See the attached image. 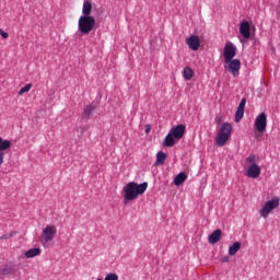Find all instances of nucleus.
Masks as SVG:
<instances>
[{"instance_id": "nucleus-30", "label": "nucleus", "mask_w": 280, "mask_h": 280, "mask_svg": "<svg viewBox=\"0 0 280 280\" xmlns=\"http://www.w3.org/2000/svg\"><path fill=\"white\" fill-rule=\"evenodd\" d=\"M150 131H151V126L150 125H145L144 132L145 133H150Z\"/></svg>"}, {"instance_id": "nucleus-22", "label": "nucleus", "mask_w": 280, "mask_h": 280, "mask_svg": "<svg viewBox=\"0 0 280 280\" xmlns=\"http://www.w3.org/2000/svg\"><path fill=\"white\" fill-rule=\"evenodd\" d=\"M12 142L9 139H3L0 137V151H7L11 148Z\"/></svg>"}, {"instance_id": "nucleus-17", "label": "nucleus", "mask_w": 280, "mask_h": 280, "mask_svg": "<svg viewBox=\"0 0 280 280\" xmlns=\"http://www.w3.org/2000/svg\"><path fill=\"white\" fill-rule=\"evenodd\" d=\"M175 140H176L175 137L171 132H168L165 136L162 145L164 148H173L175 145Z\"/></svg>"}, {"instance_id": "nucleus-15", "label": "nucleus", "mask_w": 280, "mask_h": 280, "mask_svg": "<svg viewBox=\"0 0 280 280\" xmlns=\"http://www.w3.org/2000/svg\"><path fill=\"white\" fill-rule=\"evenodd\" d=\"M93 5L91 0H84L82 4V16H91Z\"/></svg>"}, {"instance_id": "nucleus-9", "label": "nucleus", "mask_w": 280, "mask_h": 280, "mask_svg": "<svg viewBox=\"0 0 280 280\" xmlns=\"http://www.w3.org/2000/svg\"><path fill=\"white\" fill-rule=\"evenodd\" d=\"M170 132L175 140H182L186 133V126L183 124H179L177 126L172 127Z\"/></svg>"}, {"instance_id": "nucleus-25", "label": "nucleus", "mask_w": 280, "mask_h": 280, "mask_svg": "<svg viewBox=\"0 0 280 280\" xmlns=\"http://www.w3.org/2000/svg\"><path fill=\"white\" fill-rule=\"evenodd\" d=\"M12 273V267L10 266H4L2 268H0V278H3L8 275H11Z\"/></svg>"}, {"instance_id": "nucleus-2", "label": "nucleus", "mask_w": 280, "mask_h": 280, "mask_svg": "<svg viewBox=\"0 0 280 280\" xmlns=\"http://www.w3.org/2000/svg\"><path fill=\"white\" fill-rule=\"evenodd\" d=\"M233 133V126L230 122H223L218 130L217 137H215V143L218 147L222 148L224 147L228 141L231 139Z\"/></svg>"}, {"instance_id": "nucleus-27", "label": "nucleus", "mask_w": 280, "mask_h": 280, "mask_svg": "<svg viewBox=\"0 0 280 280\" xmlns=\"http://www.w3.org/2000/svg\"><path fill=\"white\" fill-rule=\"evenodd\" d=\"M14 235H16L15 231H12L10 233L3 234V235L0 236V241L9 240V238L13 237Z\"/></svg>"}, {"instance_id": "nucleus-16", "label": "nucleus", "mask_w": 280, "mask_h": 280, "mask_svg": "<svg viewBox=\"0 0 280 280\" xmlns=\"http://www.w3.org/2000/svg\"><path fill=\"white\" fill-rule=\"evenodd\" d=\"M96 109V106L94 104H89L84 107L82 113V118L85 120H89L91 116L93 115L94 110Z\"/></svg>"}, {"instance_id": "nucleus-5", "label": "nucleus", "mask_w": 280, "mask_h": 280, "mask_svg": "<svg viewBox=\"0 0 280 280\" xmlns=\"http://www.w3.org/2000/svg\"><path fill=\"white\" fill-rule=\"evenodd\" d=\"M279 206L280 197H273L270 200H267L259 211L260 217L267 219L273 210L279 208Z\"/></svg>"}, {"instance_id": "nucleus-26", "label": "nucleus", "mask_w": 280, "mask_h": 280, "mask_svg": "<svg viewBox=\"0 0 280 280\" xmlns=\"http://www.w3.org/2000/svg\"><path fill=\"white\" fill-rule=\"evenodd\" d=\"M104 280H119V277L117 273L109 272L105 276Z\"/></svg>"}, {"instance_id": "nucleus-32", "label": "nucleus", "mask_w": 280, "mask_h": 280, "mask_svg": "<svg viewBox=\"0 0 280 280\" xmlns=\"http://www.w3.org/2000/svg\"><path fill=\"white\" fill-rule=\"evenodd\" d=\"M96 280H103V279H101V278H97Z\"/></svg>"}, {"instance_id": "nucleus-14", "label": "nucleus", "mask_w": 280, "mask_h": 280, "mask_svg": "<svg viewBox=\"0 0 280 280\" xmlns=\"http://www.w3.org/2000/svg\"><path fill=\"white\" fill-rule=\"evenodd\" d=\"M222 230L215 229L209 236H208V243L211 245L218 244L222 238Z\"/></svg>"}, {"instance_id": "nucleus-24", "label": "nucleus", "mask_w": 280, "mask_h": 280, "mask_svg": "<svg viewBox=\"0 0 280 280\" xmlns=\"http://www.w3.org/2000/svg\"><path fill=\"white\" fill-rule=\"evenodd\" d=\"M33 88V84L32 83H27L25 84L24 86H22L19 92H18V95L19 96H22L24 95L25 93H28Z\"/></svg>"}, {"instance_id": "nucleus-3", "label": "nucleus", "mask_w": 280, "mask_h": 280, "mask_svg": "<svg viewBox=\"0 0 280 280\" xmlns=\"http://www.w3.org/2000/svg\"><path fill=\"white\" fill-rule=\"evenodd\" d=\"M96 27V19L94 16H81L78 20V32L81 35H89Z\"/></svg>"}, {"instance_id": "nucleus-20", "label": "nucleus", "mask_w": 280, "mask_h": 280, "mask_svg": "<svg viewBox=\"0 0 280 280\" xmlns=\"http://www.w3.org/2000/svg\"><path fill=\"white\" fill-rule=\"evenodd\" d=\"M167 159V154L163 151L156 153L155 166L164 165Z\"/></svg>"}, {"instance_id": "nucleus-29", "label": "nucleus", "mask_w": 280, "mask_h": 280, "mask_svg": "<svg viewBox=\"0 0 280 280\" xmlns=\"http://www.w3.org/2000/svg\"><path fill=\"white\" fill-rule=\"evenodd\" d=\"M4 163V152L0 151V166H2Z\"/></svg>"}, {"instance_id": "nucleus-19", "label": "nucleus", "mask_w": 280, "mask_h": 280, "mask_svg": "<svg viewBox=\"0 0 280 280\" xmlns=\"http://www.w3.org/2000/svg\"><path fill=\"white\" fill-rule=\"evenodd\" d=\"M42 254V248L39 247H34V248H30L24 253L25 258L30 259V258H34L37 257Z\"/></svg>"}, {"instance_id": "nucleus-21", "label": "nucleus", "mask_w": 280, "mask_h": 280, "mask_svg": "<svg viewBox=\"0 0 280 280\" xmlns=\"http://www.w3.org/2000/svg\"><path fill=\"white\" fill-rule=\"evenodd\" d=\"M241 247H242V243L241 242H238V241L234 242L229 247V255L230 256H235L240 252Z\"/></svg>"}, {"instance_id": "nucleus-4", "label": "nucleus", "mask_w": 280, "mask_h": 280, "mask_svg": "<svg viewBox=\"0 0 280 280\" xmlns=\"http://www.w3.org/2000/svg\"><path fill=\"white\" fill-rule=\"evenodd\" d=\"M256 162H257V156L255 154H249L246 158V164H247L246 175L248 178L257 179L261 175V167L258 166Z\"/></svg>"}, {"instance_id": "nucleus-13", "label": "nucleus", "mask_w": 280, "mask_h": 280, "mask_svg": "<svg viewBox=\"0 0 280 280\" xmlns=\"http://www.w3.org/2000/svg\"><path fill=\"white\" fill-rule=\"evenodd\" d=\"M240 34L245 39H250L252 33H250V23L248 21H243L240 24Z\"/></svg>"}, {"instance_id": "nucleus-18", "label": "nucleus", "mask_w": 280, "mask_h": 280, "mask_svg": "<svg viewBox=\"0 0 280 280\" xmlns=\"http://www.w3.org/2000/svg\"><path fill=\"white\" fill-rule=\"evenodd\" d=\"M188 178V175L185 172H179L175 177H174V185L175 186H182Z\"/></svg>"}, {"instance_id": "nucleus-12", "label": "nucleus", "mask_w": 280, "mask_h": 280, "mask_svg": "<svg viewBox=\"0 0 280 280\" xmlns=\"http://www.w3.org/2000/svg\"><path fill=\"white\" fill-rule=\"evenodd\" d=\"M246 103H247V98L242 97L235 112V122H240L244 118Z\"/></svg>"}, {"instance_id": "nucleus-6", "label": "nucleus", "mask_w": 280, "mask_h": 280, "mask_svg": "<svg viewBox=\"0 0 280 280\" xmlns=\"http://www.w3.org/2000/svg\"><path fill=\"white\" fill-rule=\"evenodd\" d=\"M57 235V226L55 224H47L42 230V241L44 243H50L55 240Z\"/></svg>"}, {"instance_id": "nucleus-1", "label": "nucleus", "mask_w": 280, "mask_h": 280, "mask_svg": "<svg viewBox=\"0 0 280 280\" xmlns=\"http://www.w3.org/2000/svg\"><path fill=\"white\" fill-rule=\"evenodd\" d=\"M149 184L143 182L138 184L136 182H129L122 188L124 191V200L125 201H133L139 198V196L143 195L148 189Z\"/></svg>"}, {"instance_id": "nucleus-10", "label": "nucleus", "mask_w": 280, "mask_h": 280, "mask_svg": "<svg viewBox=\"0 0 280 280\" xmlns=\"http://www.w3.org/2000/svg\"><path fill=\"white\" fill-rule=\"evenodd\" d=\"M186 45L188 46V48L192 51H198L200 48V38L198 35H191L189 37L186 38Z\"/></svg>"}, {"instance_id": "nucleus-8", "label": "nucleus", "mask_w": 280, "mask_h": 280, "mask_svg": "<svg viewBox=\"0 0 280 280\" xmlns=\"http://www.w3.org/2000/svg\"><path fill=\"white\" fill-rule=\"evenodd\" d=\"M236 51H237V48L234 46L233 43L231 42L226 43L223 50L224 62L225 63L231 62L236 57Z\"/></svg>"}, {"instance_id": "nucleus-7", "label": "nucleus", "mask_w": 280, "mask_h": 280, "mask_svg": "<svg viewBox=\"0 0 280 280\" xmlns=\"http://www.w3.org/2000/svg\"><path fill=\"white\" fill-rule=\"evenodd\" d=\"M267 126H268V118H267V114L265 112L260 113L254 122V127L255 129L259 132V133H265L267 130Z\"/></svg>"}, {"instance_id": "nucleus-11", "label": "nucleus", "mask_w": 280, "mask_h": 280, "mask_svg": "<svg viewBox=\"0 0 280 280\" xmlns=\"http://www.w3.org/2000/svg\"><path fill=\"white\" fill-rule=\"evenodd\" d=\"M242 62L240 59H232L229 61L228 70L232 73L233 77L240 75V70Z\"/></svg>"}, {"instance_id": "nucleus-23", "label": "nucleus", "mask_w": 280, "mask_h": 280, "mask_svg": "<svg viewBox=\"0 0 280 280\" xmlns=\"http://www.w3.org/2000/svg\"><path fill=\"white\" fill-rule=\"evenodd\" d=\"M183 78L190 81L194 78V70L190 67H185L183 70Z\"/></svg>"}, {"instance_id": "nucleus-31", "label": "nucleus", "mask_w": 280, "mask_h": 280, "mask_svg": "<svg viewBox=\"0 0 280 280\" xmlns=\"http://www.w3.org/2000/svg\"><path fill=\"white\" fill-rule=\"evenodd\" d=\"M221 261H222V262H229V261H230V257H229V256H223V257L221 258Z\"/></svg>"}, {"instance_id": "nucleus-28", "label": "nucleus", "mask_w": 280, "mask_h": 280, "mask_svg": "<svg viewBox=\"0 0 280 280\" xmlns=\"http://www.w3.org/2000/svg\"><path fill=\"white\" fill-rule=\"evenodd\" d=\"M0 36L3 38V39H8L9 38V33L3 31L2 28H0Z\"/></svg>"}]
</instances>
